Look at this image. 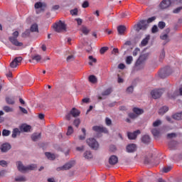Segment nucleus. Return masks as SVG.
<instances>
[{"label":"nucleus","mask_w":182,"mask_h":182,"mask_svg":"<svg viewBox=\"0 0 182 182\" xmlns=\"http://www.w3.org/2000/svg\"><path fill=\"white\" fill-rule=\"evenodd\" d=\"M161 39L162 41H166V42H168L170 40L168 39V36L167 34H164L161 36Z\"/></svg>","instance_id":"obj_43"},{"label":"nucleus","mask_w":182,"mask_h":182,"mask_svg":"<svg viewBox=\"0 0 182 182\" xmlns=\"http://www.w3.org/2000/svg\"><path fill=\"white\" fill-rule=\"evenodd\" d=\"M18 36H19V32L14 31L12 36L9 37V41L15 46H22L23 43L18 41Z\"/></svg>","instance_id":"obj_3"},{"label":"nucleus","mask_w":182,"mask_h":182,"mask_svg":"<svg viewBox=\"0 0 182 182\" xmlns=\"http://www.w3.org/2000/svg\"><path fill=\"white\" fill-rule=\"evenodd\" d=\"M139 52H140V48H135L134 50L133 51V56H137Z\"/></svg>","instance_id":"obj_48"},{"label":"nucleus","mask_w":182,"mask_h":182,"mask_svg":"<svg viewBox=\"0 0 182 182\" xmlns=\"http://www.w3.org/2000/svg\"><path fill=\"white\" fill-rule=\"evenodd\" d=\"M81 32H82V33H84V35H87V33H89V32H90V31L86 26H82L81 28Z\"/></svg>","instance_id":"obj_30"},{"label":"nucleus","mask_w":182,"mask_h":182,"mask_svg":"<svg viewBox=\"0 0 182 182\" xmlns=\"http://www.w3.org/2000/svg\"><path fill=\"white\" fill-rule=\"evenodd\" d=\"M19 109H20L21 112H22V113H23L24 114H28V110H26V109H25L22 107H19Z\"/></svg>","instance_id":"obj_60"},{"label":"nucleus","mask_w":182,"mask_h":182,"mask_svg":"<svg viewBox=\"0 0 182 182\" xmlns=\"http://www.w3.org/2000/svg\"><path fill=\"white\" fill-rule=\"evenodd\" d=\"M1 151H3V153H6V151H8V150H11V144H9L8 143L3 144L1 145Z\"/></svg>","instance_id":"obj_17"},{"label":"nucleus","mask_w":182,"mask_h":182,"mask_svg":"<svg viewBox=\"0 0 182 182\" xmlns=\"http://www.w3.org/2000/svg\"><path fill=\"white\" fill-rule=\"evenodd\" d=\"M171 6V0H162L159 4L160 9H168Z\"/></svg>","instance_id":"obj_9"},{"label":"nucleus","mask_w":182,"mask_h":182,"mask_svg":"<svg viewBox=\"0 0 182 182\" xmlns=\"http://www.w3.org/2000/svg\"><path fill=\"white\" fill-rule=\"evenodd\" d=\"M92 130L96 132L97 133H109V131L106 127H100V126H94L92 127Z\"/></svg>","instance_id":"obj_11"},{"label":"nucleus","mask_w":182,"mask_h":182,"mask_svg":"<svg viewBox=\"0 0 182 182\" xmlns=\"http://www.w3.org/2000/svg\"><path fill=\"white\" fill-rule=\"evenodd\" d=\"M82 8H88L89 7V1H84L82 5Z\"/></svg>","instance_id":"obj_62"},{"label":"nucleus","mask_w":182,"mask_h":182,"mask_svg":"<svg viewBox=\"0 0 182 182\" xmlns=\"http://www.w3.org/2000/svg\"><path fill=\"white\" fill-rule=\"evenodd\" d=\"M149 41H150V36H147L141 42V46H146L147 43H149Z\"/></svg>","instance_id":"obj_27"},{"label":"nucleus","mask_w":182,"mask_h":182,"mask_svg":"<svg viewBox=\"0 0 182 182\" xmlns=\"http://www.w3.org/2000/svg\"><path fill=\"white\" fill-rule=\"evenodd\" d=\"M118 68L119 69H124L126 68V65H124V64L123 63H120L119 64Z\"/></svg>","instance_id":"obj_64"},{"label":"nucleus","mask_w":182,"mask_h":182,"mask_svg":"<svg viewBox=\"0 0 182 182\" xmlns=\"http://www.w3.org/2000/svg\"><path fill=\"white\" fill-rule=\"evenodd\" d=\"M39 139H41V133H35L31 136V140H33V141H38Z\"/></svg>","instance_id":"obj_22"},{"label":"nucleus","mask_w":182,"mask_h":182,"mask_svg":"<svg viewBox=\"0 0 182 182\" xmlns=\"http://www.w3.org/2000/svg\"><path fill=\"white\" fill-rule=\"evenodd\" d=\"M137 149L136 146V144H130L127 146V151L128 153H134V151Z\"/></svg>","instance_id":"obj_15"},{"label":"nucleus","mask_w":182,"mask_h":182,"mask_svg":"<svg viewBox=\"0 0 182 182\" xmlns=\"http://www.w3.org/2000/svg\"><path fill=\"white\" fill-rule=\"evenodd\" d=\"M73 164H74L73 162H69L68 164H65L64 166L57 168V171L69 170V168H72V167H73Z\"/></svg>","instance_id":"obj_12"},{"label":"nucleus","mask_w":182,"mask_h":182,"mask_svg":"<svg viewBox=\"0 0 182 182\" xmlns=\"http://www.w3.org/2000/svg\"><path fill=\"white\" fill-rule=\"evenodd\" d=\"M158 26L159 29H164V28H166V23L164 21H160L158 24Z\"/></svg>","instance_id":"obj_41"},{"label":"nucleus","mask_w":182,"mask_h":182,"mask_svg":"<svg viewBox=\"0 0 182 182\" xmlns=\"http://www.w3.org/2000/svg\"><path fill=\"white\" fill-rule=\"evenodd\" d=\"M3 109L4 110V112H6V113L14 112V109L9 107V106L4 107Z\"/></svg>","instance_id":"obj_37"},{"label":"nucleus","mask_w":182,"mask_h":182,"mask_svg":"<svg viewBox=\"0 0 182 182\" xmlns=\"http://www.w3.org/2000/svg\"><path fill=\"white\" fill-rule=\"evenodd\" d=\"M16 166H17L18 170L19 171H21V173H26V171H31L36 168V164H31V165H28L27 166H23L21 161H17Z\"/></svg>","instance_id":"obj_1"},{"label":"nucleus","mask_w":182,"mask_h":182,"mask_svg":"<svg viewBox=\"0 0 182 182\" xmlns=\"http://www.w3.org/2000/svg\"><path fill=\"white\" fill-rule=\"evenodd\" d=\"M117 31L119 35H124V32H126V26H119L117 27Z\"/></svg>","instance_id":"obj_20"},{"label":"nucleus","mask_w":182,"mask_h":182,"mask_svg":"<svg viewBox=\"0 0 182 182\" xmlns=\"http://www.w3.org/2000/svg\"><path fill=\"white\" fill-rule=\"evenodd\" d=\"M151 133L154 137H159L160 136V129L154 128L151 129Z\"/></svg>","instance_id":"obj_21"},{"label":"nucleus","mask_w":182,"mask_h":182,"mask_svg":"<svg viewBox=\"0 0 182 182\" xmlns=\"http://www.w3.org/2000/svg\"><path fill=\"white\" fill-rule=\"evenodd\" d=\"M80 111L77 109L76 108H73L70 111V112L66 115L67 120H70L72 116L73 117H77V116H80Z\"/></svg>","instance_id":"obj_7"},{"label":"nucleus","mask_w":182,"mask_h":182,"mask_svg":"<svg viewBox=\"0 0 182 182\" xmlns=\"http://www.w3.org/2000/svg\"><path fill=\"white\" fill-rule=\"evenodd\" d=\"M53 28L56 32H65L66 31V25L62 21L55 23Z\"/></svg>","instance_id":"obj_5"},{"label":"nucleus","mask_w":182,"mask_h":182,"mask_svg":"<svg viewBox=\"0 0 182 182\" xmlns=\"http://www.w3.org/2000/svg\"><path fill=\"white\" fill-rule=\"evenodd\" d=\"M158 31H159V28L157 27V26H154L152 27V30H151L152 33H156V32H157Z\"/></svg>","instance_id":"obj_59"},{"label":"nucleus","mask_w":182,"mask_h":182,"mask_svg":"<svg viewBox=\"0 0 182 182\" xmlns=\"http://www.w3.org/2000/svg\"><path fill=\"white\" fill-rule=\"evenodd\" d=\"M171 170V166H166L163 168V173H168Z\"/></svg>","instance_id":"obj_50"},{"label":"nucleus","mask_w":182,"mask_h":182,"mask_svg":"<svg viewBox=\"0 0 182 182\" xmlns=\"http://www.w3.org/2000/svg\"><path fill=\"white\" fill-rule=\"evenodd\" d=\"M15 181L18 182H25L26 181V177L23 176H19L15 178Z\"/></svg>","instance_id":"obj_26"},{"label":"nucleus","mask_w":182,"mask_h":182,"mask_svg":"<svg viewBox=\"0 0 182 182\" xmlns=\"http://www.w3.org/2000/svg\"><path fill=\"white\" fill-rule=\"evenodd\" d=\"M107 49H109V48L107 47H102L101 48V49L100 50V52L102 55H103V53H105L106 51H107Z\"/></svg>","instance_id":"obj_52"},{"label":"nucleus","mask_w":182,"mask_h":182,"mask_svg":"<svg viewBox=\"0 0 182 182\" xmlns=\"http://www.w3.org/2000/svg\"><path fill=\"white\" fill-rule=\"evenodd\" d=\"M75 59V57L73 55H69L68 58H67V61L68 62H71V60H73Z\"/></svg>","instance_id":"obj_63"},{"label":"nucleus","mask_w":182,"mask_h":182,"mask_svg":"<svg viewBox=\"0 0 182 182\" xmlns=\"http://www.w3.org/2000/svg\"><path fill=\"white\" fill-rule=\"evenodd\" d=\"M173 119H174V120H181V114L180 113H176L174 114L172 116Z\"/></svg>","instance_id":"obj_34"},{"label":"nucleus","mask_w":182,"mask_h":182,"mask_svg":"<svg viewBox=\"0 0 182 182\" xmlns=\"http://www.w3.org/2000/svg\"><path fill=\"white\" fill-rule=\"evenodd\" d=\"M105 123H106L107 126H110L112 124V119L107 117L105 119Z\"/></svg>","instance_id":"obj_54"},{"label":"nucleus","mask_w":182,"mask_h":182,"mask_svg":"<svg viewBox=\"0 0 182 182\" xmlns=\"http://www.w3.org/2000/svg\"><path fill=\"white\" fill-rule=\"evenodd\" d=\"M77 12H78L77 9H73V10L70 11V14H71V15H73V16H76V15H77Z\"/></svg>","instance_id":"obj_53"},{"label":"nucleus","mask_w":182,"mask_h":182,"mask_svg":"<svg viewBox=\"0 0 182 182\" xmlns=\"http://www.w3.org/2000/svg\"><path fill=\"white\" fill-rule=\"evenodd\" d=\"M31 33V31L27 30L24 33H22L23 38H26V36H29V34Z\"/></svg>","instance_id":"obj_49"},{"label":"nucleus","mask_w":182,"mask_h":182,"mask_svg":"<svg viewBox=\"0 0 182 182\" xmlns=\"http://www.w3.org/2000/svg\"><path fill=\"white\" fill-rule=\"evenodd\" d=\"M89 59L90 60V62L89 63V65H90V66H92L93 63H96V62H97L96 58H93V56H92V55L89 56Z\"/></svg>","instance_id":"obj_32"},{"label":"nucleus","mask_w":182,"mask_h":182,"mask_svg":"<svg viewBox=\"0 0 182 182\" xmlns=\"http://www.w3.org/2000/svg\"><path fill=\"white\" fill-rule=\"evenodd\" d=\"M84 157L85 159L89 160L90 159H93V155L92 154V152L90 151H87L84 153Z\"/></svg>","instance_id":"obj_24"},{"label":"nucleus","mask_w":182,"mask_h":182,"mask_svg":"<svg viewBox=\"0 0 182 182\" xmlns=\"http://www.w3.org/2000/svg\"><path fill=\"white\" fill-rule=\"evenodd\" d=\"M6 103H8V105H14V103H15L14 98H11V97H6Z\"/></svg>","instance_id":"obj_35"},{"label":"nucleus","mask_w":182,"mask_h":182,"mask_svg":"<svg viewBox=\"0 0 182 182\" xmlns=\"http://www.w3.org/2000/svg\"><path fill=\"white\" fill-rule=\"evenodd\" d=\"M18 134H21V131H19V129L16 128L13 130L12 133V137L15 139L16 136H18Z\"/></svg>","instance_id":"obj_28"},{"label":"nucleus","mask_w":182,"mask_h":182,"mask_svg":"<svg viewBox=\"0 0 182 182\" xmlns=\"http://www.w3.org/2000/svg\"><path fill=\"white\" fill-rule=\"evenodd\" d=\"M146 59L147 55H141L136 62L135 69L136 70H140L141 69H143V68H144V62H146Z\"/></svg>","instance_id":"obj_2"},{"label":"nucleus","mask_w":182,"mask_h":182,"mask_svg":"<svg viewBox=\"0 0 182 182\" xmlns=\"http://www.w3.org/2000/svg\"><path fill=\"white\" fill-rule=\"evenodd\" d=\"M176 144H177V142L172 141L168 143V147H170V149H174V147H176Z\"/></svg>","instance_id":"obj_42"},{"label":"nucleus","mask_w":182,"mask_h":182,"mask_svg":"<svg viewBox=\"0 0 182 182\" xmlns=\"http://www.w3.org/2000/svg\"><path fill=\"white\" fill-rule=\"evenodd\" d=\"M21 62L22 57H17L10 63V67L12 68H17L18 66H19V65H21Z\"/></svg>","instance_id":"obj_10"},{"label":"nucleus","mask_w":182,"mask_h":182,"mask_svg":"<svg viewBox=\"0 0 182 182\" xmlns=\"http://www.w3.org/2000/svg\"><path fill=\"white\" fill-rule=\"evenodd\" d=\"M142 142L147 144V143H150V136L149 135H144L142 136Z\"/></svg>","instance_id":"obj_29"},{"label":"nucleus","mask_w":182,"mask_h":182,"mask_svg":"<svg viewBox=\"0 0 182 182\" xmlns=\"http://www.w3.org/2000/svg\"><path fill=\"white\" fill-rule=\"evenodd\" d=\"M140 133H141L140 130H136L132 133L128 132L127 136L129 140H134L137 137V135L140 134Z\"/></svg>","instance_id":"obj_13"},{"label":"nucleus","mask_w":182,"mask_h":182,"mask_svg":"<svg viewBox=\"0 0 182 182\" xmlns=\"http://www.w3.org/2000/svg\"><path fill=\"white\" fill-rule=\"evenodd\" d=\"M74 124L76 127H79V124H80V119H77L74 121Z\"/></svg>","instance_id":"obj_57"},{"label":"nucleus","mask_w":182,"mask_h":182,"mask_svg":"<svg viewBox=\"0 0 182 182\" xmlns=\"http://www.w3.org/2000/svg\"><path fill=\"white\" fill-rule=\"evenodd\" d=\"M147 26H149V24L147 23V21L146 20H141L139 23L134 26L135 31L136 32H139V31H146L147 29Z\"/></svg>","instance_id":"obj_4"},{"label":"nucleus","mask_w":182,"mask_h":182,"mask_svg":"<svg viewBox=\"0 0 182 182\" xmlns=\"http://www.w3.org/2000/svg\"><path fill=\"white\" fill-rule=\"evenodd\" d=\"M181 9H182V7H178L173 11V13L178 14V12H180V11H181Z\"/></svg>","instance_id":"obj_61"},{"label":"nucleus","mask_w":182,"mask_h":182,"mask_svg":"<svg viewBox=\"0 0 182 182\" xmlns=\"http://www.w3.org/2000/svg\"><path fill=\"white\" fill-rule=\"evenodd\" d=\"M164 93V90L159 89V90H154L151 92V95L153 99H159V97H161V95Z\"/></svg>","instance_id":"obj_8"},{"label":"nucleus","mask_w":182,"mask_h":182,"mask_svg":"<svg viewBox=\"0 0 182 182\" xmlns=\"http://www.w3.org/2000/svg\"><path fill=\"white\" fill-rule=\"evenodd\" d=\"M154 21H156V16H152L148 18V20L146 21V23H151V22H153Z\"/></svg>","instance_id":"obj_51"},{"label":"nucleus","mask_w":182,"mask_h":182,"mask_svg":"<svg viewBox=\"0 0 182 182\" xmlns=\"http://www.w3.org/2000/svg\"><path fill=\"white\" fill-rule=\"evenodd\" d=\"M73 133V127L69 126L67 131V136H70Z\"/></svg>","instance_id":"obj_40"},{"label":"nucleus","mask_w":182,"mask_h":182,"mask_svg":"<svg viewBox=\"0 0 182 182\" xmlns=\"http://www.w3.org/2000/svg\"><path fill=\"white\" fill-rule=\"evenodd\" d=\"M0 166L2 167H6V166H8V163H6V161H0Z\"/></svg>","instance_id":"obj_56"},{"label":"nucleus","mask_w":182,"mask_h":182,"mask_svg":"<svg viewBox=\"0 0 182 182\" xmlns=\"http://www.w3.org/2000/svg\"><path fill=\"white\" fill-rule=\"evenodd\" d=\"M31 32H38V24H33L31 27Z\"/></svg>","instance_id":"obj_38"},{"label":"nucleus","mask_w":182,"mask_h":182,"mask_svg":"<svg viewBox=\"0 0 182 182\" xmlns=\"http://www.w3.org/2000/svg\"><path fill=\"white\" fill-rule=\"evenodd\" d=\"M119 161V159L117 158V156L112 155L109 157V164H111L112 166H114V164H117V162Z\"/></svg>","instance_id":"obj_14"},{"label":"nucleus","mask_w":182,"mask_h":182,"mask_svg":"<svg viewBox=\"0 0 182 182\" xmlns=\"http://www.w3.org/2000/svg\"><path fill=\"white\" fill-rule=\"evenodd\" d=\"M132 112H134V113L136 114L138 117L140 116V114H143V113H144V110L139 107H134Z\"/></svg>","instance_id":"obj_18"},{"label":"nucleus","mask_w":182,"mask_h":182,"mask_svg":"<svg viewBox=\"0 0 182 182\" xmlns=\"http://www.w3.org/2000/svg\"><path fill=\"white\" fill-rule=\"evenodd\" d=\"M46 156L48 160H55V159H56V156L54 154H51L50 152H46Z\"/></svg>","instance_id":"obj_25"},{"label":"nucleus","mask_w":182,"mask_h":182,"mask_svg":"<svg viewBox=\"0 0 182 182\" xmlns=\"http://www.w3.org/2000/svg\"><path fill=\"white\" fill-rule=\"evenodd\" d=\"M39 8H42V3H41V2L36 3L35 9H39Z\"/></svg>","instance_id":"obj_58"},{"label":"nucleus","mask_w":182,"mask_h":182,"mask_svg":"<svg viewBox=\"0 0 182 182\" xmlns=\"http://www.w3.org/2000/svg\"><path fill=\"white\" fill-rule=\"evenodd\" d=\"M168 139H174L175 137H177V134L176 133H171L167 134Z\"/></svg>","instance_id":"obj_45"},{"label":"nucleus","mask_w":182,"mask_h":182,"mask_svg":"<svg viewBox=\"0 0 182 182\" xmlns=\"http://www.w3.org/2000/svg\"><path fill=\"white\" fill-rule=\"evenodd\" d=\"M31 129H32V127L26 124H22L21 126H20L21 132H30Z\"/></svg>","instance_id":"obj_16"},{"label":"nucleus","mask_w":182,"mask_h":182,"mask_svg":"<svg viewBox=\"0 0 182 182\" xmlns=\"http://www.w3.org/2000/svg\"><path fill=\"white\" fill-rule=\"evenodd\" d=\"M133 90H134L133 86H129L127 88V93H133Z\"/></svg>","instance_id":"obj_47"},{"label":"nucleus","mask_w":182,"mask_h":182,"mask_svg":"<svg viewBox=\"0 0 182 182\" xmlns=\"http://www.w3.org/2000/svg\"><path fill=\"white\" fill-rule=\"evenodd\" d=\"M2 134H3V136H9L11 134V131L4 129L2 132Z\"/></svg>","instance_id":"obj_46"},{"label":"nucleus","mask_w":182,"mask_h":182,"mask_svg":"<svg viewBox=\"0 0 182 182\" xmlns=\"http://www.w3.org/2000/svg\"><path fill=\"white\" fill-rule=\"evenodd\" d=\"M133 62V57L132 56H128L126 59V63L127 65H131Z\"/></svg>","instance_id":"obj_36"},{"label":"nucleus","mask_w":182,"mask_h":182,"mask_svg":"<svg viewBox=\"0 0 182 182\" xmlns=\"http://www.w3.org/2000/svg\"><path fill=\"white\" fill-rule=\"evenodd\" d=\"M161 124V120L158 119L156 121H155L154 122H153V127H159V126H160Z\"/></svg>","instance_id":"obj_39"},{"label":"nucleus","mask_w":182,"mask_h":182,"mask_svg":"<svg viewBox=\"0 0 182 182\" xmlns=\"http://www.w3.org/2000/svg\"><path fill=\"white\" fill-rule=\"evenodd\" d=\"M166 56V52L164 51V50H162L161 53H160V59H164Z\"/></svg>","instance_id":"obj_55"},{"label":"nucleus","mask_w":182,"mask_h":182,"mask_svg":"<svg viewBox=\"0 0 182 182\" xmlns=\"http://www.w3.org/2000/svg\"><path fill=\"white\" fill-rule=\"evenodd\" d=\"M87 144L92 150H97L99 149V142L94 138L87 139Z\"/></svg>","instance_id":"obj_6"},{"label":"nucleus","mask_w":182,"mask_h":182,"mask_svg":"<svg viewBox=\"0 0 182 182\" xmlns=\"http://www.w3.org/2000/svg\"><path fill=\"white\" fill-rule=\"evenodd\" d=\"M112 93V88H108L102 92V96H109Z\"/></svg>","instance_id":"obj_33"},{"label":"nucleus","mask_w":182,"mask_h":182,"mask_svg":"<svg viewBox=\"0 0 182 182\" xmlns=\"http://www.w3.org/2000/svg\"><path fill=\"white\" fill-rule=\"evenodd\" d=\"M89 81L91 82V83H96V82H97V79L96 78V76L95 75H90L89 77Z\"/></svg>","instance_id":"obj_31"},{"label":"nucleus","mask_w":182,"mask_h":182,"mask_svg":"<svg viewBox=\"0 0 182 182\" xmlns=\"http://www.w3.org/2000/svg\"><path fill=\"white\" fill-rule=\"evenodd\" d=\"M41 59H42V57L40 55H36L31 56V60H29V62L31 63H33V60H36L38 63V62H41Z\"/></svg>","instance_id":"obj_19"},{"label":"nucleus","mask_w":182,"mask_h":182,"mask_svg":"<svg viewBox=\"0 0 182 182\" xmlns=\"http://www.w3.org/2000/svg\"><path fill=\"white\" fill-rule=\"evenodd\" d=\"M166 112H168V107L167 106H164L162 107L159 111V114L161 115L164 114Z\"/></svg>","instance_id":"obj_23"},{"label":"nucleus","mask_w":182,"mask_h":182,"mask_svg":"<svg viewBox=\"0 0 182 182\" xmlns=\"http://www.w3.org/2000/svg\"><path fill=\"white\" fill-rule=\"evenodd\" d=\"M128 116L130 119H137L139 117L138 115L136 114L134 112L129 113Z\"/></svg>","instance_id":"obj_44"}]
</instances>
